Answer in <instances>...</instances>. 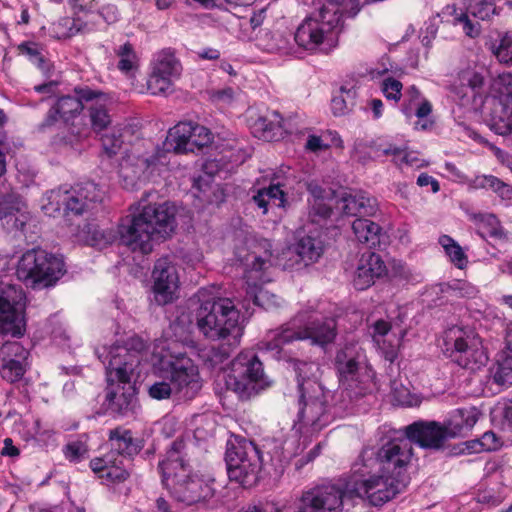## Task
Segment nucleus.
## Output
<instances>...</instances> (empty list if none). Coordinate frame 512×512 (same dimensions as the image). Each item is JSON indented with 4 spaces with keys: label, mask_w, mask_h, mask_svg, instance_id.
I'll use <instances>...</instances> for the list:
<instances>
[{
    "label": "nucleus",
    "mask_w": 512,
    "mask_h": 512,
    "mask_svg": "<svg viewBox=\"0 0 512 512\" xmlns=\"http://www.w3.org/2000/svg\"><path fill=\"white\" fill-rule=\"evenodd\" d=\"M76 96H63L57 100L55 105L49 110L44 122V126L54 124L58 118L68 122L70 119L85 109L86 103L97 95V90L89 87L75 88Z\"/></svg>",
    "instance_id": "393cba45"
},
{
    "label": "nucleus",
    "mask_w": 512,
    "mask_h": 512,
    "mask_svg": "<svg viewBox=\"0 0 512 512\" xmlns=\"http://www.w3.org/2000/svg\"><path fill=\"white\" fill-rule=\"evenodd\" d=\"M481 416L478 408L471 406L455 409L451 412L445 427L450 437H456L470 431Z\"/></svg>",
    "instance_id": "e433bc0d"
},
{
    "label": "nucleus",
    "mask_w": 512,
    "mask_h": 512,
    "mask_svg": "<svg viewBox=\"0 0 512 512\" xmlns=\"http://www.w3.org/2000/svg\"><path fill=\"white\" fill-rule=\"evenodd\" d=\"M359 11L357 0H325L306 17L294 33L296 44L309 52H329L337 45L344 20Z\"/></svg>",
    "instance_id": "20e7f679"
},
{
    "label": "nucleus",
    "mask_w": 512,
    "mask_h": 512,
    "mask_svg": "<svg viewBox=\"0 0 512 512\" xmlns=\"http://www.w3.org/2000/svg\"><path fill=\"white\" fill-rule=\"evenodd\" d=\"M336 204L348 216H371L377 211L376 200L362 193H342Z\"/></svg>",
    "instance_id": "72a5a7b5"
},
{
    "label": "nucleus",
    "mask_w": 512,
    "mask_h": 512,
    "mask_svg": "<svg viewBox=\"0 0 512 512\" xmlns=\"http://www.w3.org/2000/svg\"><path fill=\"white\" fill-rule=\"evenodd\" d=\"M377 150L385 156H392L393 162L400 168L411 167L421 168L427 166L428 163L419 157L418 153L408 151L406 147L396 146L394 144H380Z\"/></svg>",
    "instance_id": "4c0bfd02"
},
{
    "label": "nucleus",
    "mask_w": 512,
    "mask_h": 512,
    "mask_svg": "<svg viewBox=\"0 0 512 512\" xmlns=\"http://www.w3.org/2000/svg\"><path fill=\"white\" fill-rule=\"evenodd\" d=\"M467 11L480 20H487L497 13L494 0H471Z\"/></svg>",
    "instance_id": "5fc2aeb1"
},
{
    "label": "nucleus",
    "mask_w": 512,
    "mask_h": 512,
    "mask_svg": "<svg viewBox=\"0 0 512 512\" xmlns=\"http://www.w3.org/2000/svg\"><path fill=\"white\" fill-rule=\"evenodd\" d=\"M300 451L297 433L287 438L280 447H275L273 457H278L280 463L288 462Z\"/></svg>",
    "instance_id": "6e6d98bb"
},
{
    "label": "nucleus",
    "mask_w": 512,
    "mask_h": 512,
    "mask_svg": "<svg viewBox=\"0 0 512 512\" xmlns=\"http://www.w3.org/2000/svg\"><path fill=\"white\" fill-rule=\"evenodd\" d=\"M406 440L415 442L423 448H440L450 438L445 425L437 422H415L405 428Z\"/></svg>",
    "instance_id": "cd10ccee"
},
{
    "label": "nucleus",
    "mask_w": 512,
    "mask_h": 512,
    "mask_svg": "<svg viewBox=\"0 0 512 512\" xmlns=\"http://www.w3.org/2000/svg\"><path fill=\"white\" fill-rule=\"evenodd\" d=\"M26 295L21 286L0 282V334L21 337L26 331Z\"/></svg>",
    "instance_id": "dca6fc26"
},
{
    "label": "nucleus",
    "mask_w": 512,
    "mask_h": 512,
    "mask_svg": "<svg viewBox=\"0 0 512 512\" xmlns=\"http://www.w3.org/2000/svg\"><path fill=\"white\" fill-rule=\"evenodd\" d=\"M405 336L403 330H394L389 322L377 320L372 326V338L377 347L382 351L386 360L394 361L397 348Z\"/></svg>",
    "instance_id": "2f4dec72"
},
{
    "label": "nucleus",
    "mask_w": 512,
    "mask_h": 512,
    "mask_svg": "<svg viewBox=\"0 0 512 512\" xmlns=\"http://www.w3.org/2000/svg\"><path fill=\"white\" fill-rule=\"evenodd\" d=\"M212 141L210 130L192 121H182L168 132L164 149L150 140L140 141L122 158L119 166V178L126 190H136L166 164L167 152H194Z\"/></svg>",
    "instance_id": "f03ea898"
},
{
    "label": "nucleus",
    "mask_w": 512,
    "mask_h": 512,
    "mask_svg": "<svg viewBox=\"0 0 512 512\" xmlns=\"http://www.w3.org/2000/svg\"><path fill=\"white\" fill-rule=\"evenodd\" d=\"M185 443L182 440L173 442L165 457L159 462V470L165 488L171 492L173 484L179 485L191 473L190 466L184 459Z\"/></svg>",
    "instance_id": "5701e85b"
},
{
    "label": "nucleus",
    "mask_w": 512,
    "mask_h": 512,
    "mask_svg": "<svg viewBox=\"0 0 512 512\" xmlns=\"http://www.w3.org/2000/svg\"><path fill=\"white\" fill-rule=\"evenodd\" d=\"M154 354L159 357L161 376L171 381L176 395L184 399L194 398L202 388V379L198 367L179 349L177 341H158Z\"/></svg>",
    "instance_id": "6e6552de"
},
{
    "label": "nucleus",
    "mask_w": 512,
    "mask_h": 512,
    "mask_svg": "<svg viewBox=\"0 0 512 512\" xmlns=\"http://www.w3.org/2000/svg\"><path fill=\"white\" fill-rule=\"evenodd\" d=\"M335 369L341 387L355 396L364 395L372 386L374 372L356 345H346L337 352Z\"/></svg>",
    "instance_id": "ddd939ff"
},
{
    "label": "nucleus",
    "mask_w": 512,
    "mask_h": 512,
    "mask_svg": "<svg viewBox=\"0 0 512 512\" xmlns=\"http://www.w3.org/2000/svg\"><path fill=\"white\" fill-rule=\"evenodd\" d=\"M438 242L455 267L459 269L466 268L468 264V257L458 242L448 235L440 236Z\"/></svg>",
    "instance_id": "a18cd8bd"
},
{
    "label": "nucleus",
    "mask_w": 512,
    "mask_h": 512,
    "mask_svg": "<svg viewBox=\"0 0 512 512\" xmlns=\"http://www.w3.org/2000/svg\"><path fill=\"white\" fill-rule=\"evenodd\" d=\"M327 200H313L311 203L310 217L313 222L318 219H325L331 214V205L326 202Z\"/></svg>",
    "instance_id": "0e129e2a"
},
{
    "label": "nucleus",
    "mask_w": 512,
    "mask_h": 512,
    "mask_svg": "<svg viewBox=\"0 0 512 512\" xmlns=\"http://www.w3.org/2000/svg\"><path fill=\"white\" fill-rule=\"evenodd\" d=\"M307 189L312 195L313 200H332L335 196L334 191L326 190L314 181L307 184Z\"/></svg>",
    "instance_id": "338daca9"
},
{
    "label": "nucleus",
    "mask_w": 512,
    "mask_h": 512,
    "mask_svg": "<svg viewBox=\"0 0 512 512\" xmlns=\"http://www.w3.org/2000/svg\"><path fill=\"white\" fill-rule=\"evenodd\" d=\"M485 78L476 68L467 67L458 72L449 90L459 105L467 107L482 98Z\"/></svg>",
    "instance_id": "4be33fe9"
},
{
    "label": "nucleus",
    "mask_w": 512,
    "mask_h": 512,
    "mask_svg": "<svg viewBox=\"0 0 512 512\" xmlns=\"http://www.w3.org/2000/svg\"><path fill=\"white\" fill-rule=\"evenodd\" d=\"M118 59L117 69L128 79H133L139 72L140 59L133 45L126 42L118 46L115 50Z\"/></svg>",
    "instance_id": "58836bf2"
},
{
    "label": "nucleus",
    "mask_w": 512,
    "mask_h": 512,
    "mask_svg": "<svg viewBox=\"0 0 512 512\" xmlns=\"http://www.w3.org/2000/svg\"><path fill=\"white\" fill-rule=\"evenodd\" d=\"M300 393L298 422L301 428L318 432L330 422L325 392L314 376L315 363L298 361L294 365Z\"/></svg>",
    "instance_id": "1a4fd4ad"
},
{
    "label": "nucleus",
    "mask_w": 512,
    "mask_h": 512,
    "mask_svg": "<svg viewBox=\"0 0 512 512\" xmlns=\"http://www.w3.org/2000/svg\"><path fill=\"white\" fill-rule=\"evenodd\" d=\"M412 458V445L406 438L393 439L385 443L377 452L376 458L370 459L369 466L378 472L391 474L397 478H408L406 468ZM368 464L364 463L363 468Z\"/></svg>",
    "instance_id": "a211bd4d"
},
{
    "label": "nucleus",
    "mask_w": 512,
    "mask_h": 512,
    "mask_svg": "<svg viewBox=\"0 0 512 512\" xmlns=\"http://www.w3.org/2000/svg\"><path fill=\"white\" fill-rule=\"evenodd\" d=\"M110 452L102 457H96L90 461L91 470L106 485L124 482L129 473L125 468L127 456L139 451L138 444L134 441L129 430L114 429L110 431Z\"/></svg>",
    "instance_id": "9d476101"
},
{
    "label": "nucleus",
    "mask_w": 512,
    "mask_h": 512,
    "mask_svg": "<svg viewBox=\"0 0 512 512\" xmlns=\"http://www.w3.org/2000/svg\"><path fill=\"white\" fill-rule=\"evenodd\" d=\"M154 300L159 305L173 302L177 298L180 279L176 264L168 257L158 259L152 272Z\"/></svg>",
    "instance_id": "412c9836"
},
{
    "label": "nucleus",
    "mask_w": 512,
    "mask_h": 512,
    "mask_svg": "<svg viewBox=\"0 0 512 512\" xmlns=\"http://www.w3.org/2000/svg\"><path fill=\"white\" fill-rule=\"evenodd\" d=\"M29 351L17 341H9L0 347V360L11 359L27 362Z\"/></svg>",
    "instance_id": "4d7b16f0"
},
{
    "label": "nucleus",
    "mask_w": 512,
    "mask_h": 512,
    "mask_svg": "<svg viewBox=\"0 0 512 512\" xmlns=\"http://www.w3.org/2000/svg\"><path fill=\"white\" fill-rule=\"evenodd\" d=\"M495 96L501 98V111L494 119V128L498 134L505 135L512 132V74H499L491 84Z\"/></svg>",
    "instance_id": "a878e982"
},
{
    "label": "nucleus",
    "mask_w": 512,
    "mask_h": 512,
    "mask_svg": "<svg viewBox=\"0 0 512 512\" xmlns=\"http://www.w3.org/2000/svg\"><path fill=\"white\" fill-rule=\"evenodd\" d=\"M336 336V322L324 317L315 306L300 310L280 329L269 331L259 348L278 354L281 347L297 340H309L313 345L324 346Z\"/></svg>",
    "instance_id": "0eeeda50"
},
{
    "label": "nucleus",
    "mask_w": 512,
    "mask_h": 512,
    "mask_svg": "<svg viewBox=\"0 0 512 512\" xmlns=\"http://www.w3.org/2000/svg\"><path fill=\"white\" fill-rule=\"evenodd\" d=\"M346 497H350L348 483L345 489L335 484L316 486L302 493L296 512H341Z\"/></svg>",
    "instance_id": "aec40b11"
},
{
    "label": "nucleus",
    "mask_w": 512,
    "mask_h": 512,
    "mask_svg": "<svg viewBox=\"0 0 512 512\" xmlns=\"http://www.w3.org/2000/svg\"><path fill=\"white\" fill-rule=\"evenodd\" d=\"M47 265V252L42 249H31L26 251L20 258L16 274L18 279L27 285L35 287L34 278L39 273L40 266Z\"/></svg>",
    "instance_id": "c9c22d12"
},
{
    "label": "nucleus",
    "mask_w": 512,
    "mask_h": 512,
    "mask_svg": "<svg viewBox=\"0 0 512 512\" xmlns=\"http://www.w3.org/2000/svg\"><path fill=\"white\" fill-rule=\"evenodd\" d=\"M252 199L262 209L263 214L268 212V207L284 208L286 204V194L279 184H271L258 190Z\"/></svg>",
    "instance_id": "a19ab883"
},
{
    "label": "nucleus",
    "mask_w": 512,
    "mask_h": 512,
    "mask_svg": "<svg viewBox=\"0 0 512 512\" xmlns=\"http://www.w3.org/2000/svg\"><path fill=\"white\" fill-rule=\"evenodd\" d=\"M200 305L196 311V325L199 332L210 341L223 343L222 358L241 342L244 326L240 312L230 298L212 297L205 299L199 295Z\"/></svg>",
    "instance_id": "423d86ee"
},
{
    "label": "nucleus",
    "mask_w": 512,
    "mask_h": 512,
    "mask_svg": "<svg viewBox=\"0 0 512 512\" xmlns=\"http://www.w3.org/2000/svg\"><path fill=\"white\" fill-rule=\"evenodd\" d=\"M305 148L310 152H320L329 148V144L321 137L316 135H309Z\"/></svg>",
    "instance_id": "774afa93"
},
{
    "label": "nucleus",
    "mask_w": 512,
    "mask_h": 512,
    "mask_svg": "<svg viewBox=\"0 0 512 512\" xmlns=\"http://www.w3.org/2000/svg\"><path fill=\"white\" fill-rule=\"evenodd\" d=\"M352 230L357 240L361 243H365L370 247H374L379 243L381 228L377 223L367 218L355 219L352 223Z\"/></svg>",
    "instance_id": "37998d69"
},
{
    "label": "nucleus",
    "mask_w": 512,
    "mask_h": 512,
    "mask_svg": "<svg viewBox=\"0 0 512 512\" xmlns=\"http://www.w3.org/2000/svg\"><path fill=\"white\" fill-rule=\"evenodd\" d=\"M322 253V241L312 236H305L298 240L293 250L288 248L281 256H277L282 259V262L292 264L291 268H293L298 260L302 261L304 265L318 261Z\"/></svg>",
    "instance_id": "473e14b6"
},
{
    "label": "nucleus",
    "mask_w": 512,
    "mask_h": 512,
    "mask_svg": "<svg viewBox=\"0 0 512 512\" xmlns=\"http://www.w3.org/2000/svg\"><path fill=\"white\" fill-rule=\"evenodd\" d=\"M251 133L264 141H276L297 130L295 118L284 119L277 111L251 107L246 113Z\"/></svg>",
    "instance_id": "f3484780"
},
{
    "label": "nucleus",
    "mask_w": 512,
    "mask_h": 512,
    "mask_svg": "<svg viewBox=\"0 0 512 512\" xmlns=\"http://www.w3.org/2000/svg\"><path fill=\"white\" fill-rule=\"evenodd\" d=\"M432 110V103L415 85L406 89L401 111L407 118L415 115L419 119L415 123V129L427 130L431 127L433 122L428 119V116L432 113Z\"/></svg>",
    "instance_id": "c756f323"
},
{
    "label": "nucleus",
    "mask_w": 512,
    "mask_h": 512,
    "mask_svg": "<svg viewBox=\"0 0 512 512\" xmlns=\"http://www.w3.org/2000/svg\"><path fill=\"white\" fill-rule=\"evenodd\" d=\"M453 24L455 26H462V30L464 34L468 37L475 38L479 36L481 31V26L478 22H473L467 13L460 12L453 18Z\"/></svg>",
    "instance_id": "bf43d9fd"
},
{
    "label": "nucleus",
    "mask_w": 512,
    "mask_h": 512,
    "mask_svg": "<svg viewBox=\"0 0 512 512\" xmlns=\"http://www.w3.org/2000/svg\"><path fill=\"white\" fill-rule=\"evenodd\" d=\"M503 445L501 436H497L493 431L485 432L480 439L473 440L469 443V448L475 453L483 451H495Z\"/></svg>",
    "instance_id": "3c124183"
},
{
    "label": "nucleus",
    "mask_w": 512,
    "mask_h": 512,
    "mask_svg": "<svg viewBox=\"0 0 512 512\" xmlns=\"http://www.w3.org/2000/svg\"><path fill=\"white\" fill-rule=\"evenodd\" d=\"M18 51L20 54L25 55L29 60L37 65L42 62V56L39 45L35 42H24L18 45Z\"/></svg>",
    "instance_id": "e2e57ef3"
},
{
    "label": "nucleus",
    "mask_w": 512,
    "mask_h": 512,
    "mask_svg": "<svg viewBox=\"0 0 512 512\" xmlns=\"http://www.w3.org/2000/svg\"><path fill=\"white\" fill-rule=\"evenodd\" d=\"M66 195L67 187H59L47 191L41 200V207L45 214L53 216L59 213L62 208L65 211Z\"/></svg>",
    "instance_id": "49530a36"
},
{
    "label": "nucleus",
    "mask_w": 512,
    "mask_h": 512,
    "mask_svg": "<svg viewBox=\"0 0 512 512\" xmlns=\"http://www.w3.org/2000/svg\"><path fill=\"white\" fill-rule=\"evenodd\" d=\"M173 484L170 494L179 502L186 505H193L198 502L207 501L214 495L211 481L204 479L197 474L191 473L179 485Z\"/></svg>",
    "instance_id": "bb28decb"
},
{
    "label": "nucleus",
    "mask_w": 512,
    "mask_h": 512,
    "mask_svg": "<svg viewBox=\"0 0 512 512\" xmlns=\"http://www.w3.org/2000/svg\"><path fill=\"white\" fill-rule=\"evenodd\" d=\"M477 187L490 189L502 200L512 199V186L493 175H483L476 179Z\"/></svg>",
    "instance_id": "09e8293b"
},
{
    "label": "nucleus",
    "mask_w": 512,
    "mask_h": 512,
    "mask_svg": "<svg viewBox=\"0 0 512 512\" xmlns=\"http://www.w3.org/2000/svg\"><path fill=\"white\" fill-rule=\"evenodd\" d=\"M104 193L97 184L87 182L70 189L67 188L65 213L81 215L89 210L93 204L102 201Z\"/></svg>",
    "instance_id": "c85d7f7f"
},
{
    "label": "nucleus",
    "mask_w": 512,
    "mask_h": 512,
    "mask_svg": "<svg viewBox=\"0 0 512 512\" xmlns=\"http://www.w3.org/2000/svg\"><path fill=\"white\" fill-rule=\"evenodd\" d=\"M110 103V98L99 90H97V95L86 103L85 109L94 132L99 133L111 124L112 117L108 108Z\"/></svg>",
    "instance_id": "f704fd0d"
},
{
    "label": "nucleus",
    "mask_w": 512,
    "mask_h": 512,
    "mask_svg": "<svg viewBox=\"0 0 512 512\" xmlns=\"http://www.w3.org/2000/svg\"><path fill=\"white\" fill-rule=\"evenodd\" d=\"M494 380L502 385H512V351L507 347L498 355Z\"/></svg>",
    "instance_id": "de8ad7c7"
},
{
    "label": "nucleus",
    "mask_w": 512,
    "mask_h": 512,
    "mask_svg": "<svg viewBox=\"0 0 512 512\" xmlns=\"http://www.w3.org/2000/svg\"><path fill=\"white\" fill-rule=\"evenodd\" d=\"M271 385L272 380L265 374L262 362L253 351H241L232 361L226 386L239 397L249 398Z\"/></svg>",
    "instance_id": "9b49d317"
},
{
    "label": "nucleus",
    "mask_w": 512,
    "mask_h": 512,
    "mask_svg": "<svg viewBox=\"0 0 512 512\" xmlns=\"http://www.w3.org/2000/svg\"><path fill=\"white\" fill-rule=\"evenodd\" d=\"M273 43L267 46V50L270 52H278L282 54H289L291 52V47L289 44V40L283 37L281 34H273L272 35Z\"/></svg>",
    "instance_id": "69168bd1"
},
{
    "label": "nucleus",
    "mask_w": 512,
    "mask_h": 512,
    "mask_svg": "<svg viewBox=\"0 0 512 512\" xmlns=\"http://www.w3.org/2000/svg\"><path fill=\"white\" fill-rule=\"evenodd\" d=\"M64 456L67 460L70 462H79L88 453V445L86 443V440L79 438L77 440L70 441L64 448H63Z\"/></svg>",
    "instance_id": "13d9d810"
},
{
    "label": "nucleus",
    "mask_w": 512,
    "mask_h": 512,
    "mask_svg": "<svg viewBox=\"0 0 512 512\" xmlns=\"http://www.w3.org/2000/svg\"><path fill=\"white\" fill-rule=\"evenodd\" d=\"M102 146L108 156L116 155L124 143L123 129L113 128L110 132L102 136Z\"/></svg>",
    "instance_id": "864d4df0"
},
{
    "label": "nucleus",
    "mask_w": 512,
    "mask_h": 512,
    "mask_svg": "<svg viewBox=\"0 0 512 512\" xmlns=\"http://www.w3.org/2000/svg\"><path fill=\"white\" fill-rule=\"evenodd\" d=\"M175 207L169 203H134L121 218L117 229L85 225V241L99 249L119 240L133 252L149 254L157 240L167 238L175 229Z\"/></svg>",
    "instance_id": "f257e3e1"
},
{
    "label": "nucleus",
    "mask_w": 512,
    "mask_h": 512,
    "mask_svg": "<svg viewBox=\"0 0 512 512\" xmlns=\"http://www.w3.org/2000/svg\"><path fill=\"white\" fill-rule=\"evenodd\" d=\"M27 362L19 360H0V375L7 382L14 383L20 380L26 371Z\"/></svg>",
    "instance_id": "8fccbe9b"
},
{
    "label": "nucleus",
    "mask_w": 512,
    "mask_h": 512,
    "mask_svg": "<svg viewBox=\"0 0 512 512\" xmlns=\"http://www.w3.org/2000/svg\"><path fill=\"white\" fill-rule=\"evenodd\" d=\"M235 256L244 265L246 270V298L254 305L270 309L279 305L276 295L254 282L271 281L270 270L274 267L290 269L292 264L282 262L272 251V244L267 239L246 237L235 246Z\"/></svg>",
    "instance_id": "39448f33"
},
{
    "label": "nucleus",
    "mask_w": 512,
    "mask_h": 512,
    "mask_svg": "<svg viewBox=\"0 0 512 512\" xmlns=\"http://www.w3.org/2000/svg\"><path fill=\"white\" fill-rule=\"evenodd\" d=\"M228 476L243 487L256 484L262 459L258 447L249 440L230 444L226 451Z\"/></svg>",
    "instance_id": "2eb2a0df"
},
{
    "label": "nucleus",
    "mask_w": 512,
    "mask_h": 512,
    "mask_svg": "<svg viewBox=\"0 0 512 512\" xmlns=\"http://www.w3.org/2000/svg\"><path fill=\"white\" fill-rule=\"evenodd\" d=\"M143 349V341L131 339L126 346H102L95 351L106 369V401L114 413L125 415L133 405L135 389L132 379L141 374Z\"/></svg>",
    "instance_id": "7ed1b4c3"
},
{
    "label": "nucleus",
    "mask_w": 512,
    "mask_h": 512,
    "mask_svg": "<svg viewBox=\"0 0 512 512\" xmlns=\"http://www.w3.org/2000/svg\"><path fill=\"white\" fill-rule=\"evenodd\" d=\"M402 83L392 77H386L381 84V91L388 100L398 102L402 96Z\"/></svg>",
    "instance_id": "052dcab7"
},
{
    "label": "nucleus",
    "mask_w": 512,
    "mask_h": 512,
    "mask_svg": "<svg viewBox=\"0 0 512 512\" xmlns=\"http://www.w3.org/2000/svg\"><path fill=\"white\" fill-rule=\"evenodd\" d=\"M371 468L373 472H367L364 469L356 470L360 476L348 482L350 498L365 497L372 505L380 506L406 488L408 478H397L391 474L378 472L376 467Z\"/></svg>",
    "instance_id": "f8f14e48"
},
{
    "label": "nucleus",
    "mask_w": 512,
    "mask_h": 512,
    "mask_svg": "<svg viewBox=\"0 0 512 512\" xmlns=\"http://www.w3.org/2000/svg\"><path fill=\"white\" fill-rule=\"evenodd\" d=\"M471 220L477 226L478 234L482 238L487 236L495 239H505L506 232L495 215L489 213H478L471 215Z\"/></svg>",
    "instance_id": "79ce46f5"
},
{
    "label": "nucleus",
    "mask_w": 512,
    "mask_h": 512,
    "mask_svg": "<svg viewBox=\"0 0 512 512\" xmlns=\"http://www.w3.org/2000/svg\"><path fill=\"white\" fill-rule=\"evenodd\" d=\"M386 274L387 267L379 254L375 252L363 253L354 274V287L358 290H365L373 285L376 279Z\"/></svg>",
    "instance_id": "7c9ffc66"
},
{
    "label": "nucleus",
    "mask_w": 512,
    "mask_h": 512,
    "mask_svg": "<svg viewBox=\"0 0 512 512\" xmlns=\"http://www.w3.org/2000/svg\"><path fill=\"white\" fill-rule=\"evenodd\" d=\"M392 399L395 403L401 406L413 407L420 404V398L414 395L410 390L398 381H393L391 384Z\"/></svg>",
    "instance_id": "603ef678"
},
{
    "label": "nucleus",
    "mask_w": 512,
    "mask_h": 512,
    "mask_svg": "<svg viewBox=\"0 0 512 512\" xmlns=\"http://www.w3.org/2000/svg\"><path fill=\"white\" fill-rule=\"evenodd\" d=\"M182 72V65L171 49L157 52L151 62V72L147 89L152 95L166 94L172 90L173 83Z\"/></svg>",
    "instance_id": "6ab92c4d"
},
{
    "label": "nucleus",
    "mask_w": 512,
    "mask_h": 512,
    "mask_svg": "<svg viewBox=\"0 0 512 512\" xmlns=\"http://www.w3.org/2000/svg\"><path fill=\"white\" fill-rule=\"evenodd\" d=\"M149 395L157 400L167 399L171 395H176V391L169 380V382L163 380L152 384L149 388Z\"/></svg>",
    "instance_id": "680f3d73"
},
{
    "label": "nucleus",
    "mask_w": 512,
    "mask_h": 512,
    "mask_svg": "<svg viewBox=\"0 0 512 512\" xmlns=\"http://www.w3.org/2000/svg\"><path fill=\"white\" fill-rule=\"evenodd\" d=\"M445 351L463 368L477 369L488 360L481 339L468 328L452 326L444 333Z\"/></svg>",
    "instance_id": "4468645a"
},
{
    "label": "nucleus",
    "mask_w": 512,
    "mask_h": 512,
    "mask_svg": "<svg viewBox=\"0 0 512 512\" xmlns=\"http://www.w3.org/2000/svg\"><path fill=\"white\" fill-rule=\"evenodd\" d=\"M64 262L61 257L47 253V265H41L37 277L34 278L35 287H49L54 285L64 274Z\"/></svg>",
    "instance_id": "ea45409f"
},
{
    "label": "nucleus",
    "mask_w": 512,
    "mask_h": 512,
    "mask_svg": "<svg viewBox=\"0 0 512 512\" xmlns=\"http://www.w3.org/2000/svg\"><path fill=\"white\" fill-rule=\"evenodd\" d=\"M0 202V220L5 221L6 228L25 233L32 216L23 197L15 191L1 192Z\"/></svg>",
    "instance_id": "b1692460"
},
{
    "label": "nucleus",
    "mask_w": 512,
    "mask_h": 512,
    "mask_svg": "<svg viewBox=\"0 0 512 512\" xmlns=\"http://www.w3.org/2000/svg\"><path fill=\"white\" fill-rule=\"evenodd\" d=\"M488 49L499 63L512 65V32L506 31L498 34L497 38L491 40Z\"/></svg>",
    "instance_id": "c03bdc74"
}]
</instances>
